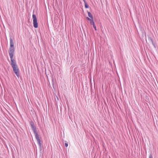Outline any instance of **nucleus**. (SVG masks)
Instances as JSON below:
<instances>
[{"label": "nucleus", "instance_id": "1", "mask_svg": "<svg viewBox=\"0 0 158 158\" xmlns=\"http://www.w3.org/2000/svg\"><path fill=\"white\" fill-rule=\"evenodd\" d=\"M14 42L12 38H10V47L9 49V54L10 58L11 64L13 68V71L17 76L19 77V69L16 64L15 60L13 59L14 54L15 51Z\"/></svg>", "mask_w": 158, "mask_h": 158}, {"label": "nucleus", "instance_id": "2", "mask_svg": "<svg viewBox=\"0 0 158 158\" xmlns=\"http://www.w3.org/2000/svg\"><path fill=\"white\" fill-rule=\"evenodd\" d=\"M32 18L33 19V26L35 28H37L38 27V25L37 22V18L35 14L32 15Z\"/></svg>", "mask_w": 158, "mask_h": 158}, {"label": "nucleus", "instance_id": "3", "mask_svg": "<svg viewBox=\"0 0 158 158\" xmlns=\"http://www.w3.org/2000/svg\"><path fill=\"white\" fill-rule=\"evenodd\" d=\"M35 134V137L36 139H37V141L38 143V144L40 147L41 146V140L40 139V137L39 135L37 132H35V133H34Z\"/></svg>", "mask_w": 158, "mask_h": 158}, {"label": "nucleus", "instance_id": "4", "mask_svg": "<svg viewBox=\"0 0 158 158\" xmlns=\"http://www.w3.org/2000/svg\"><path fill=\"white\" fill-rule=\"evenodd\" d=\"M30 124L34 133H35V132H36V128L34 126V123L33 122L31 121L30 122Z\"/></svg>", "mask_w": 158, "mask_h": 158}, {"label": "nucleus", "instance_id": "5", "mask_svg": "<svg viewBox=\"0 0 158 158\" xmlns=\"http://www.w3.org/2000/svg\"><path fill=\"white\" fill-rule=\"evenodd\" d=\"M90 24H91V25H93V27L95 29V30L96 31L97 30L96 27L95 26V24H94V23L93 21H91V22H90Z\"/></svg>", "mask_w": 158, "mask_h": 158}, {"label": "nucleus", "instance_id": "6", "mask_svg": "<svg viewBox=\"0 0 158 158\" xmlns=\"http://www.w3.org/2000/svg\"><path fill=\"white\" fill-rule=\"evenodd\" d=\"M88 16L89 17L91 18L92 19H93V17L91 14L89 12H88Z\"/></svg>", "mask_w": 158, "mask_h": 158}, {"label": "nucleus", "instance_id": "7", "mask_svg": "<svg viewBox=\"0 0 158 158\" xmlns=\"http://www.w3.org/2000/svg\"><path fill=\"white\" fill-rule=\"evenodd\" d=\"M149 39L151 42H152V44L153 45V46H154L155 48H156L155 45L153 43V40L151 38H150Z\"/></svg>", "mask_w": 158, "mask_h": 158}, {"label": "nucleus", "instance_id": "8", "mask_svg": "<svg viewBox=\"0 0 158 158\" xmlns=\"http://www.w3.org/2000/svg\"><path fill=\"white\" fill-rule=\"evenodd\" d=\"M86 19H87V20H89V21H90V22H91V21H93V19H90V18H89V17H86Z\"/></svg>", "mask_w": 158, "mask_h": 158}, {"label": "nucleus", "instance_id": "9", "mask_svg": "<svg viewBox=\"0 0 158 158\" xmlns=\"http://www.w3.org/2000/svg\"><path fill=\"white\" fill-rule=\"evenodd\" d=\"M85 8H87L89 7V5L86 3H85Z\"/></svg>", "mask_w": 158, "mask_h": 158}, {"label": "nucleus", "instance_id": "10", "mask_svg": "<svg viewBox=\"0 0 158 158\" xmlns=\"http://www.w3.org/2000/svg\"><path fill=\"white\" fill-rule=\"evenodd\" d=\"M149 158H152V156L150 154L149 156Z\"/></svg>", "mask_w": 158, "mask_h": 158}, {"label": "nucleus", "instance_id": "11", "mask_svg": "<svg viewBox=\"0 0 158 158\" xmlns=\"http://www.w3.org/2000/svg\"><path fill=\"white\" fill-rule=\"evenodd\" d=\"M64 144H65V146L66 147H68V143H65Z\"/></svg>", "mask_w": 158, "mask_h": 158}, {"label": "nucleus", "instance_id": "12", "mask_svg": "<svg viewBox=\"0 0 158 158\" xmlns=\"http://www.w3.org/2000/svg\"><path fill=\"white\" fill-rule=\"evenodd\" d=\"M83 1H84V2L85 4V3H86L85 0H83Z\"/></svg>", "mask_w": 158, "mask_h": 158}]
</instances>
